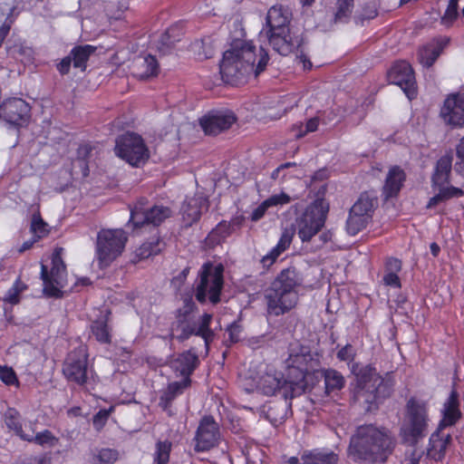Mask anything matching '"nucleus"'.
Here are the masks:
<instances>
[{"mask_svg":"<svg viewBox=\"0 0 464 464\" xmlns=\"http://www.w3.org/2000/svg\"><path fill=\"white\" fill-rule=\"evenodd\" d=\"M198 364V356L193 349L179 353L174 361L175 371L179 372L183 379H191L190 376Z\"/></svg>","mask_w":464,"mask_h":464,"instance_id":"obj_29","label":"nucleus"},{"mask_svg":"<svg viewBox=\"0 0 464 464\" xmlns=\"http://www.w3.org/2000/svg\"><path fill=\"white\" fill-rule=\"evenodd\" d=\"M268 61V53L262 47L257 54L252 43L235 41L223 53L219 65L222 80L231 85L240 84L251 73L256 77L264 72Z\"/></svg>","mask_w":464,"mask_h":464,"instance_id":"obj_2","label":"nucleus"},{"mask_svg":"<svg viewBox=\"0 0 464 464\" xmlns=\"http://www.w3.org/2000/svg\"><path fill=\"white\" fill-rule=\"evenodd\" d=\"M92 150V148L89 144L81 145L77 150L76 162L82 169V173L83 177H87L89 175L90 169L87 160L91 156Z\"/></svg>","mask_w":464,"mask_h":464,"instance_id":"obj_48","label":"nucleus"},{"mask_svg":"<svg viewBox=\"0 0 464 464\" xmlns=\"http://www.w3.org/2000/svg\"><path fill=\"white\" fill-rule=\"evenodd\" d=\"M293 237V229H285L283 231L277 245L273 247L267 255L262 257L261 263L264 267L268 268L276 262V258L289 247Z\"/></svg>","mask_w":464,"mask_h":464,"instance_id":"obj_31","label":"nucleus"},{"mask_svg":"<svg viewBox=\"0 0 464 464\" xmlns=\"http://www.w3.org/2000/svg\"><path fill=\"white\" fill-rule=\"evenodd\" d=\"M458 3L459 0H450L448 7L441 17V24L445 26H450L453 22L457 19L458 13Z\"/></svg>","mask_w":464,"mask_h":464,"instance_id":"obj_51","label":"nucleus"},{"mask_svg":"<svg viewBox=\"0 0 464 464\" xmlns=\"http://www.w3.org/2000/svg\"><path fill=\"white\" fill-rule=\"evenodd\" d=\"M328 210V204L323 198L316 199L304 209L296 219L297 234L302 242H310L323 228Z\"/></svg>","mask_w":464,"mask_h":464,"instance_id":"obj_11","label":"nucleus"},{"mask_svg":"<svg viewBox=\"0 0 464 464\" xmlns=\"http://www.w3.org/2000/svg\"><path fill=\"white\" fill-rule=\"evenodd\" d=\"M0 380L8 386L18 384L15 372L8 366H0Z\"/></svg>","mask_w":464,"mask_h":464,"instance_id":"obj_54","label":"nucleus"},{"mask_svg":"<svg viewBox=\"0 0 464 464\" xmlns=\"http://www.w3.org/2000/svg\"><path fill=\"white\" fill-rule=\"evenodd\" d=\"M224 266L206 262L200 267L195 282V297L201 303L217 304L224 286Z\"/></svg>","mask_w":464,"mask_h":464,"instance_id":"obj_7","label":"nucleus"},{"mask_svg":"<svg viewBox=\"0 0 464 464\" xmlns=\"http://www.w3.org/2000/svg\"><path fill=\"white\" fill-rule=\"evenodd\" d=\"M30 118L29 104L19 98L5 101L0 104V119L14 127L25 125Z\"/></svg>","mask_w":464,"mask_h":464,"instance_id":"obj_18","label":"nucleus"},{"mask_svg":"<svg viewBox=\"0 0 464 464\" xmlns=\"http://www.w3.org/2000/svg\"><path fill=\"white\" fill-rule=\"evenodd\" d=\"M128 237L123 229H102L97 234L96 256L100 267H107L121 255Z\"/></svg>","mask_w":464,"mask_h":464,"instance_id":"obj_10","label":"nucleus"},{"mask_svg":"<svg viewBox=\"0 0 464 464\" xmlns=\"http://www.w3.org/2000/svg\"><path fill=\"white\" fill-rule=\"evenodd\" d=\"M134 69V74L138 78L145 80L158 73V63L154 56L148 55L138 61Z\"/></svg>","mask_w":464,"mask_h":464,"instance_id":"obj_40","label":"nucleus"},{"mask_svg":"<svg viewBox=\"0 0 464 464\" xmlns=\"http://www.w3.org/2000/svg\"><path fill=\"white\" fill-rule=\"evenodd\" d=\"M459 102L458 96L452 95L446 99L440 110L444 121L454 127L464 125V106Z\"/></svg>","mask_w":464,"mask_h":464,"instance_id":"obj_24","label":"nucleus"},{"mask_svg":"<svg viewBox=\"0 0 464 464\" xmlns=\"http://www.w3.org/2000/svg\"><path fill=\"white\" fill-rule=\"evenodd\" d=\"M3 420L7 430L24 441L28 433L25 428L28 422H24L21 412L14 407H8L3 414Z\"/></svg>","mask_w":464,"mask_h":464,"instance_id":"obj_28","label":"nucleus"},{"mask_svg":"<svg viewBox=\"0 0 464 464\" xmlns=\"http://www.w3.org/2000/svg\"><path fill=\"white\" fill-rule=\"evenodd\" d=\"M26 289V285L20 279H17L14 285L6 293L4 303L15 304L19 303V295Z\"/></svg>","mask_w":464,"mask_h":464,"instance_id":"obj_49","label":"nucleus"},{"mask_svg":"<svg viewBox=\"0 0 464 464\" xmlns=\"http://www.w3.org/2000/svg\"><path fill=\"white\" fill-rule=\"evenodd\" d=\"M268 208L267 205L264 201L260 206H258L251 214V219L253 221H257L262 218Z\"/></svg>","mask_w":464,"mask_h":464,"instance_id":"obj_63","label":"nucleus"},{"mask_svg":"<svg viewBox=\"0 0 464 464\" xmlns=\"http://www.w3.org/2000/svg\"><path fill=\"white\" fill-rule=\"evenodd\" d=\"M92 333L95 339L101 343H111V334L108 321H92L91 325Z\"/></svg>","mask_w":464,"mask_h":464,"instance_id":"obj_45","label":"nucleus"},{"mask_svg":"<svg viewBox=\"0 0 464 464\" xmlns=\"http://www.w3.org/2000/svg\"><path fill=\"white\" fill-rule=\"evenodd\" d=\"M115 153L134 167L143 165L150 158L143 139L133 132H126L116 139Z\"/></svg>","mask_w":464,"mask_h":464,"instance_id":"obj_12","label":"nucleus"},{"mask_svg":"<svg viewBox=\"0 0 464 464\" xmlns=\"http://www.w3.org/2000/svg\"><path fill=\"white\" fill-rule=\"evenodd\" d=\"M339 456L328 449L306 450L301 455L300 464H338Z\"/></svg>","mask_w":464,"mask_h":464,"instance_id":"obj_30","label":"nucleus"},{"mask_svg":"<svg viewBox=\"0 0 464 464\" xmlns=\"http://www.w3.org/2000/svg\"><path fill=\"white\" fill-rule=\"evenodd\" d=\"M208 200L202 195L188 198L181 207V215L186 227H190L200 219L203 211H208Z\"/></svg>","mask_w":464,"mask_h":464,"instance_id":"obj_21","label":"nucleus"},{"mask_svg":"<svg viewBox=\"0 0 464 464\" xmlns=\"http://www.w3.org/2000/svg\"><path fill=\"white\" fill-rule=\"evenodd\" d=\"M378 14V7L375 2L366 3L362 8V19H372Z\"/></svg>","mask_w":464,"mask_h":464,"instance_id":"obj_60","label":"nucleus"},{"mask_svg":"<svg viewBox=\"0 0 464 464\" xmlns=\"http://www.w3.org/2000/svg\"><path fill=\"white\" fill-rule=\"evenodd\" d=\"M62 248H56L52 255V267L42 264L41 278L44 282V293L49 297H63L62 289L66 285V266L63 261Z\"/></svg>","mask_w":464,"mask_h":464,"instance_id":"obj_13","label":"nucleus"},{"mask_svg":"<svg viewBox=\"0 0 464 464\" xmlns=\"http://www.w3.org/2000/svg\"><path fill=\"white\" fill-rule=\"evenodd\" d=\"M63 373L68 382L79 386L89 383L88 353L84 345H80L71 351L63 362Z\"/></svg>","mask_w":464,"mask_h":464,"instance_id":"obj_14","label":"nucleus"},{"mask_svg":"<svg viewBox=\"0 0 464 464\" xmlns=\"http://www.w3.org/2000/svg\"><path fill=\"white\" fill-rule=\"evenodd\" d=\"M239 322L240 321H233L227 326L223 340V343L227 347H230L241 340L243 327L239 324Z\"/></svg>","mask_w":464,"mask_h":464,"instance_id":"obj_46","label":"nucleus"},{"mask_svg":"<svg viewBox=\"0 0 464 464\" xmlns=\"http://www.w3.org/2000/svg\"><path fill=\"white\" fill-rule=\"evenodd\" d=\"M319 121L318 117H314L309 119L304 125L301 123L298 126V132L295 134L296 138L299 139L305 136L307 133L315 131L318 128Z\"/></svg>","mask_w":464,"mask_h":464,"instance_id":"obj_53","label":"nucleus"},{"mask_svg":"<svg viewBox=\"0 0 464 464\" xmlns=\"http://www.w3.org/2000/svg\"><path fill=\"white\" fill-rule=\"evenodd\" d=\"M96 46L91 44L77 45L73 47L70 52V56L72 59V63L75 68H80L82 71H85L86 63L90 56L96 51Z\"/></svg>","mask_w":464,"mask_h":464,"instance_id":"obj_38","label":"nucleus"},{"mask_svg":"<svg viewBox=\"0 0 464 464\" xmlns=\"http://www.w3.org/2000/svg\"><path fill=\"white\" fill-rule=\"evenodd\" d=\"M325 392L330 394L344 387L345 380L341 372L334 369H327L324 372Z\"/></svg>","mask_w":464,"mask_h":464,"instance_id":"obj_42","label":"nucleus"},{"mask_svg":"<svg viewBox=\"0 0 464 464\" xmlns=\"http://www.w3.org/2000/svg\"><path fill=\"white\" fill-rule=\"evenodd\" d=\"M370 220L371 219L367 217L360 213H354L352 209H350L349 217L346 221V230L348 234L355 236L363 228H365Z\"/></svg>","mask_w":464,"mask_h":464,"instance_id":"obj_44","label":"nucleus"},{"mask_svg":"<svg viewBox=\"0 0 464 464\" xmlns=\"http://www.w3.org/2000/svg\"><path fill=\"white\" fill-rule=\"evenodd\" d=\"M130 217L129 225L133 230L148 227L157 228L166 219L169 218L173 211L170 208L163 205L150 206L145 198H140L130 208Z\"/></svg>","mask_w":464,"mask_h":464,"instance_id":"obj_9","label":"nucleus"},{"mask_svg":"<svg viewBox=\"0 0 464 464\" xmlns=\"http://www.w3.org/2000/svg\"><path fill=\"white\" fill-rule=\"evenodd\" d=\"M410 312L412 313V308L411 304L406 300H402L401 302H398L397 306L395 308V314L397 316H407L411 317Z\"/></svg>","mask_w":464,"mask_h":464,"instance_id":"obj_61","label":"nucleus"},{"mask_svg":"<svg viewBox=\"0 0 464 464\" xmlns=\"http://www.w3.org/2000/svg\"><path fill=\"white\" fill-rule=\"evenodd\" d=\"M172 450V443L169 440H158L152 454L153 464H168Z\"/></svg>","mask_w":464,"mask_h":464,"instance_id":"obj_43","label":"nucleus"},{"mask_svg":"<svg viewBox=\"0 0 464 464\" xmlns=\"http://www.w3.org/2000/svg\"><path fill=\"white\" fill-rule=\"evenodd\" d=\"M441 416V420L438 425L439 430L454 426L461 419L462 413L459 409V393L455 389L450 392L448 399L444 402Z\"/></svg>","mask_w":464,"mask_h":464,"instance_id":"obj_23","label":"nucleus"},{"mask_svg":"<svg viewBox=\"0 0 464 464\" xmlns=\"http://www.w3.org/2000/svg\"><path fill=\"white\" fill-rule=\"evenodd\" d=\"M378 206V198L369 192L362 193L351 209L372 219L374 209Z\"/></svg>","mask_w":464,"mask_h":464,"instance_id":"obj_36","label":"nucleus"},{"mask_svg":"<svg viewBox=\"0 0 464 464\" xmlns=\"http://www.w3.org/2000/svg\"><path fill=\"white\" fill-rule=\"evenodd\" d=\"M387 77L389 82L398 85L410 100L417 96L415 75L409 63L405 61L395 63L389 70Z\"/></svg>","mask_w":464,"mask_h":464,"instance_id":"obj_16","label":"nucleus"},{"mask_svg":"<svg viewBox=\"0 0 464 464\" xmlns=\"http://www.w3.org/2000/svg\"><path fill=\"white\" fill-rule=\"evenodd\" d=\"M259 35L260 37L265 38L272 49L277 53L284 56L289 55L290 53H295L296 59L303 63L304 69L309 70L312 68V63L302 50L304 38L302 34L293 27L265 33Z\"/></svg>","mask_w":464,"mask_h":464,"instance_id":"obj_8","label":"nucleus"},{"mask_svg":"<svg viewBox=\"0 0 464 464\" xmlns=\"http://www.w3.org/2000/svg\"><path fill=\"white\" fill-rule=\"evenodd\" d=\"M189 321H176L170 326L171 339H177L180 342L188 339L195 334L204 340L206 353H208L209 344L213 340L214 333L210 328L212 321H201L198 328H193L188 324Z\"/></svg>","mask_w":464,"mask_h":464,"instance_id":"obj_17","label":"nucleus"},{"mask_svg":"<svg viewBox=\"0 0 464 464\" xmlns=\"http://www.w3.org/2000/svg\"><path fill=\"white\" fill-rule=\"evenodd\" d=\"M457 156L459 161L455 164V170L464 176V138L457 147Z\"/></svg>","mask_w":464,"mask_h":464,"instance_id":"obj_59","label":"nucleus"},{"mask_svg":"<svg viewBox=\"0 0 464 464\" xmlns=\"http://www.w3.org/2000/svg\"><path fill=\"white\" fill-rule=\"evenodd\" d=\"M31 231L35 235L37 239L45 237L49 233L48 224L43 220L40 213L33 215Z\"/></svg>","mask_w":464,"mask_h":464,"instance_id":"obj_50","label":"nucleus"},{"mask_svg":"<svg viewBox=\"0 0 464 464\" xmlns=\"http://www.w3.org/2000/svg\"><path fill=\"white\" fill-rule=\"evenodd\" d=\"M120 459V452L112 448H96L90 454L91 464H114Z\"/></svg>","mask_w":464,"mask_h":464,"instance_id":"obj_39","label":"nucleus"},{"mask_svg":"<svg viewBox=\"0 0 464 464\" xmlns=\"http://www.w3.org/2000/svg\"><path fill=\"white\" fill-rule=\"evenodd\" d=\"M354 0H337L334 22H347L353 9Z\"/></svg>","mask_w":464,"mask_h":464,"instance_id":"obj_47","label":"nucleus"},{"mask_svg":"<svg viewBox=\"0 0 464 464\" xmlns=\"http://www.w3.org/2000/svg\"><path fill=\"white\" fill-rule=\"evenodd\" d=\"M220 429L212 415H205L200 419L195 434L196 452H205L217 447L220 440Z\"/></svg>","mask_w":464,"mask_h":464,"instance_id":"obj_15","label":"nucleus"},{"mask_svg":"<svg viewBox=\"0 0 464 464\" xmlns=\"http://www.w3.org/2000/svg\"><path fill=\"white\" fill-rule=\"evenodd\" d=\"M236 121L237 117L231 111H211L200 118L199 125L207 135L216 136L228 130Z\"/></svg>","mask_w":464,"mask_h":464,"instance_id":"obj_19","label":"nucleus"},{"mask_svg":"<svg viewBox=\"0 0 464 464\" xmlns=\"http://www.w3.org/2000/svg\"><path fill=\"white\" fill-rule=\"evenodd\" d=\"M265 202L268 208L272 206L284 205L290 202V197L282 192L281 194L271 196L266 199Z\"/></svg>","mask_w":464,"mask_h":464,"instance_id":"obj_58","label":"nucleus"},{"mask_svg":"<svg viewBox=\"0 0 464 464\" xmlns=\"http://www.w3.org/2000/svg\"><path fill=\"white\" fill-rule=\"evenodd\" d=\"M231 234L230 224L223 220L214 227L205 238L204 246L206 248L213 249L217 246L225 242Z\"/></svg>","mask_w":464,"mask_h":464,"instance_id":"obj_35","label":"nucleus"},{"mask_svg":"<svg viewBox=\"0 0 464 464\" xmlns=\"http://www.w3.org/2000/svg\"><path fill=\"white\" fill-rule=\"evenodd\" d=\"M164 247L165 243L160 239V236H155L140 246L135 253L140 259H146L151 256L160 254Z\"/></svg>","mask_w":464,"mask_h":464,"instance_id":"obj_41","label":"nucleus"},{"mask_svg":"<svg viewBox=\"0 0 464 464\" xmlns=\"http://www.w3.org/2000/svg\"><path fill=\"white\" fill-rule=\"evenodd\" d=\"M202 48H203V54L204 57L208 59L211 58L214 54V50L211 46V40L210 38H205L201 41Z\"/></svg>","mask_w":464,"mask_h":464,"instance_id":"obj_64","label":"nucleus"},{"mask_svg":"<svg viewBox=\"0 0 464 464\" xmlns=\"http://www.w3.org/2000/svg\"><path fill=\"white\" fill-rule=\"evenodd\" d=\"M430 422L427 402L414 397L410 398L405 406L404 420L400 430L402 440L416 445L426 437Z\"/></svg>","mask_w":464,"mask_h":464,"instance_id":"obj_6","label":"nucleus"},{"mask_svg":"<svg viewBox=\"0 0 464 464\" xmlns=\"http://www.w3.org/2000/svg\"><path fill=\"white\" fill-rule=\"evenodd\" d=\"M114 407L111 406L109 409H101L92 418V424L96 430H101L106 424L111 413L113 411Z\"/></svg>","mask_w":464,"mask_h":464,"instance_id":"obj_52","label":"nucleus"},{"mask_svg":"<svg viewBox=\"0 0 464 464\" xmlns=\"http://www.w3.org/2000/svg\"><path fill=\"white\" fill-rule=\"evenodd\" d=\"M448 43L449 39H442L420 48L418 53L420 63L425 67L432 66Z\"/></svg>","mask_w":464,"mask_h":464,"instance_id":"obj_32","label":"nucleus"},{"mask_svg":"<svg viewBox=\"0 0 464 464\" xmlns=\"http://www.w3.org/2000/svg\"><path fill=\"white\" fill-rule=\"evenodd\" d=\"M443 430H437L431 433L427 449L428 457L435 461H441L445 458L446 450L451 442V435L444 434Z\"/></svg>","mask_w":464,"mask_h":464,"instance_id":"obj_25","label":"nucleus"},{"mask_svg":"<svg viewBox=\"0 0 464 464\" xmlns=\"http://www.w3.org/2000/svg\"><path fill=\"white\" fill-rule=\"evenodd\" d=\"M304 360V354H293L291 353L287 359L288 370L286 379L266 373L258 378L254 387L246 388V390L248 392L256 391L266 396L280 394L285 401H291L302 395L307 388L306 376L308 371L299 364Z\"/></svg>","mask_w":464,"mask_h":464,"instance_id":"obj_3","label":"nucleus"},{"mask_svg":"<svg viewBox=\"0 0 464 464\" xmlns=\"http://www.w3.org/2000/svg\"><path fill=\"white\" fill-rule=\"evenodd\" d=\"M401 270V261L398 258L390 257L386 260L384 266V274L382 283L385 286L400 289L401 286L398 273Z\"/></svg>","mask_w":464,"mask_h":464,"instance_id":"obj_33","label":"nucleus"},{"mask_svg":"<svg viewBox=\"0 0 464 464\" xmlns=\"http://www.w3.org/2000/svg\"><path fill=\"white\" fill-rule=\"evenodd\" d=\"M72 63V59L69 54L57 64V70L62 75H65L69 72Z\"/></svg>","mask_w":464,"mask_h":464,"instance_id":"obj_62","label":"nucleus"},{"mask_svg":"<svg viewBox=\"0 0 464 464\" xmlns=\"http://www.w3.org/2000/svg\"><path fill=\"white\" fill-rule=\"evenodd\" d=\"M438 188L439 192L430 198L427 208H432L439 204L445 202L453 198H459L464 195V191L459 188L453 186H433Z\"/></svg>","mask_w":464,"mask_h":464,"instance_id":"obj_37","label":"nucleus"},{"mask_svg":"<svg viewBox=\"0 0 464 464\" xmlns=\"http://www.w3.org/2000/svg\"><path fill=\"white\" fill-rule=\"evenodd\" d=\"M190 272V266H186L179 273L178 276H174L171 279V286L176 289L177 291L180 290V288L185 284L187 277Z\"/></svg>","mask_w":464,"mask_h":464,"instance_id":"obj_57","label":"nucleus"},{"mask_svg":"<svg viewBox=\"0 0 464 464\" xmlns=\"http://www.w3.org/2000/svg\"><path fill=\"white\" fill-rule=\"evenodd\" d=\"M28 433L24 441L33 443L43 448H53L58 445L59 438L53 435L50 430H44L36 432V420H29L25 425Z\"/></svg>","mask_w":464,"mask_h":464,"instance_id":"obj_26","label":"nucleus"},{"mask_svg":"<svg viewBox=\"0 0 464 464\" xmlns=\"http://www.w3.org/2000/svg\"><path fill=\"white\" fill-rule=\"evenodd\" d=\"M303 284L302 275L293 266L283 269L267 291V310L278 316L293 309L298 302V288Z\"/></svg>","mask_w":464,"mask_h":464,"instance_id":"obj_5","label":"nucleus"},{"mask_svg":"<svg viewBox=\"0 0 464 464\" xmlns=\"http://www.w3.org/2000/svg\"><path fill=\"white\" fill-rule=\"evenodd\" d=\"M356 356V353L352 344L347 343L342 347L336 353L338 360L342 362H347L348 363L353 362Z\"/></svg>","mask_w":464,"mask_h":464,"instance_id":"obj_55","label":"nucleus"},{"mask_svg":"<svg viewBox=\"0 0 464 464\" xmlns=\"http://www.w3.org/2000/svg\"><path fill=\"white\" fill-rule=\"evenodd\" d=\"M357 367L358 364L352 367L356 377L353 399L366 412H373L392 395L394 383L391 379L382 377L371 364L356 371Z\"/></svg>","mask_w":464,"mask_h":464,"instance_id":"obj_4","label":"nucleus"},{"mask_svg":"<svg viewBox=\"0 0 464 464\" xmlns=\"http://www.w3.org/2000/svg\"><path fill=\"white\" fill-rule=\"evenodd\" d=\"M174 47V41L170 39L169 31L160 36L159 41L158 49L163 54H167L171 52Z\"/></svg>","mask_w":464,"mask_h":464,"instance_id":"obj_56","label":"nucleus"},{"mask_svg":"<svg viewBox=\"0 0 464 464\" xmlns=\"http://www.w3.org/2000/svg\"><path fill=\"white\" fill-rule=\"evenodd\" d=\"M191 379H182L179 382H169L167 388L162 392L160 396L159 406L169 416H173L175 413L172 411V403L175 399L183 394L185 390L191 386Z\"/></svg>","mask_w":464,"mask_h":464,"instance_id":"obj_22","label":"nucleus"},{"mask_svg":"<svg viewBox=\"0 0 464 464\" xmlns=\"http://www.w3.org/2000/svg\"><path fill=\"white\" fill-rule=\"evenodd\" d=\"M292 13L283 5H274L267 11L266 23L259 34L291 28Z\"/></svg>","mask_w":464,"mask_h":464,"instance_id":"obj_20","label":"nucleus"},{"mask_svg":"<svg viewBox=\"0 0 464 464\" xmlns=\"http://www.w3.org/2000/svg\"><path fill=\"white\" fill-rule=\"evenodd\" d=\"M405 179V172L400 167L394 166L390 169L382 188V194L385 200L398 196Z\"/></svg>","mask_w":464,"mask_h":464,"instance_id":"obj_27","label":"nucleus"},{"mask_svg":"<svg viewBox=\"0 0 464 464\" xmlns=\"http://www.w3.org/2000/svg\"><path fill=\"white\" fill-rule=\"evenodd\" d=\"M396 445V436L389 428L375 423L363 424L351 436L347 456L354 463L384 464Z\"/></svg>","mask_w":464,"mask_h":464,"instance_id":"obj_1","label":"nucleus"},{"mask_svg":"<svg viewBox=\"0 0 464 464\" xmlns=\"http://www.w3.org/2000/svg\"><path fill=\"white\" fill-rule=\"evenodd\" d=\"M452 156L444 155L437 161L434 173L432 175V185L442 186L450 182V175L452 168Z\"/></svg>","mask_w":464,"mask_h":464,"instance_id":"obj_34","label":"nucleus"}]
</instances>
